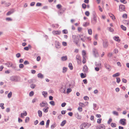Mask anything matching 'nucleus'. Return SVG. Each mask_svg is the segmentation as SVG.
<instances>
[{
	"mask_svg": "<svg viewBox=\"0 0 129 129\" xmlns=\"http://www.w3.org/2000/svg\"><path fill=\"white\" fill-rule=\"evenodd\" d=\"M91 125V124L89 123L84 122L81 124L80 126V129H87Z\"/></svg>",
	"mask_w": 129,
	"mask_h": 129,
	"instance_id": "nucleus-1",
	"label": "nucleus"
},
{
	"mask_svg": "<svg viewBox=\"0 0 129 129\" xmlns=\"http://www.w3.org/2000/svg\"><path fill=\"white\" fill-rule=\"evenodd\" d=\"M91 22L92 24L94 25L97 22V16L94 12L92 13V18L91 19Z\"/></svg>",
	"mask_w": 129,
	"mask_h": 129,
	"instance_id": "nucleus-2",
	"label": "nucleus"
},
{
	"mask_svg": "<svg viewBox=\"0 0 129 129\" xmlns=\"http://www.w3.org/2000/svg\"><path fill=\"white\" fill-rule=\"evenodd\" d=\"M92 52L93 54L95 57L99 56V54L98 53V50L96 48H94L92 49Z\"/></svg>",
	"mask_w": 129,
	"mask_h": 129,
	"instance_id": "nucleus-3",
	"label": "nucleus"
},
{
	"mask_svg": "<svg viewBox=\"0 0 129 129\" xmlns=\"http://www.w3.org/2000/svg\"><path fill=\"white\" fill-rule=\"evenodd\" d=\"M40 105L41 107H47L48 104L46 101H43L40 104Z\"/></svg>",
	"mask_w": 129,
	"mask_h": 129,
	"instance_id": "nucleus-4",
	"label": "nucleus"
},
{
	"mask_svg": "<svg viewBox=\"0 0 129 129\" xmlns=\"http://www.w3.org/2000/svg\"><path fill=\"white\" fill-rule=\"evenodd\" d=\"M73 41L76 45H78L79 40L78 38L75 36H73Z\"/></svg>",
	"mask_w": 129,
	"mask_h": 129,
	"instance_id": "nucleus-5",
	"label": "nucleus"
},
{
	"mask_svg": "<svg viewBox=\"0 0 129 129\" xmlns=\"http://www.w3.org/2000/svg\"><path fill=\"white\" fill-rule=\"evenodd\" d=\"M103 46L104 48H106L108 46V42L107 40L103 41Z\"/></svg>",
	"mask_w": 129,
	"mask_h": 129,
	"instance_id": "nucleus-6",
	"label": "nucleus"
},
{
	"mask_svg": "<svg viewBox=\"0 0 129 129\" xmlns=\"http://www.w3.org/2000/svg\"><path fill=\"white\" fill-rule=\"evenodd\" d=\"M66 89V87L64 86H62L60 89L59 90L62 93H66L65 90Z\"/></svg>",
	"mask_w": 129,
	"mask_h": 129,
	"instance_id": "nucleus-7",
	"label": "nucleus"
},
{
	"mask_svg": "<svg viewBox=\"0 0 129 129\" xmlns=\"http://www.w3.org/2000/svg\"><path fill=\"white\" fill-rule=\"evenodd\" d=\"M120 11H122L124 10L125 7L124 5L121 4L119 6Z\"/></svg>",
	"mask_w": 129,
	"mask_h": 129,
	"instance_id": "nucleus-8",
	"label": "nucleus"
},
{
	"mask_svg": "<svg viewBox=\"0 0 129 129\" xmlns=\"http://www.w3.org/2000/svg\"><path fill=\"white\" fill-rule=\"evenodd\" d=\"M52 33L54 35H59L60 34L61 32L60 31L54 30L52 31Z\"/></svg>",
	"mask_w": 129,
	"mask_h": 129,
	"instance_id": "nucleus-9",
	"label": "nucleus"
},
{
	"mask_svg": "<svg viewBox=\"0 0 129 129\" xmlns=\"http://www.w3.org/2000/svg\"><path fill=\"white\" fill-rule=\"evenodd\" d=\"M126 120V119H121L120 120V123L123 125H125L126 124V123L125 121Z\"/></svg>",
	"mask_w": 129,
	"mask_h": 129,
	"instance_id": "nucleus-10",
	"label": "nucleus"
},
{
	"mask_svg": "<svg viewBox=\"0 0 129 129\" xmlns=\"http://www.w3.org/2000/svg\"><path fill=\"white\" fill-rule=\"evenodd\" d=\"M5 64L8 67H11L12 66V63L10 62H7L6 63H5Z\"/></svg>",
	"mask_w": 129,
	"mask_h": 129,
	"instance_id": "nucleus-11",
	"label": "nucleus"
},
{
	"mask_svg": "<svg viewBox=\"0 0 129 129\" xmlns=\"http://www.w3.org/2000/svg\"><path fill=\"white\" fill-rule=\"evenodd\" d=\"M75 117L78 119H80L82 118V116L81 115H79L78 113H76L75 114Z\"/></svg>",
	"mask_w": 129,
	"mask_h": 129,
	"instance_id": "nucleus-12",
	"label": "nucleus"
},
{
	"mask_svg": "<svg viewBox=\"0 0 129 129\" xmlns=\"http://www.w3.org/2000/svg\"><path fill=\"white\" fill-rule=\"evenodd\" d=\"M60 43L57 41H55V45L56 48H59L60 47Z\"/></svg>",
	"mask_w": 129,
	"mask_h": 129,
	"instance_id": "nucleus-13",
	"label": "nucleus"
},
{
	"mask_svg": "<svg viewBox=\"0 0 129 129\" xmlns=\"http://www.w3.org/2000/svg\"><path fill=\"white\" fill-rule=\"evenodd\" d=\"M88 68L86 65H84L83 68V71L85 72H87L88 71Z\"/></svg>",
	"mask_w": 129,
	"mask_h": 129,
	"instance_id": "nucleus-14",
	"label": "nucleus"
},
{
	"mask_svg": "<svg viewBox=\"0 0 129 129\" xmlns=\"http://www.w3.org/2000/svg\"><path fill=\"white\" fill-rule=\"evenodd\" d=\"M101 62L100 61L98 62H95V65L96 67H100L101 66Z\"/></svg>",
	"mask_w": 129,
	"mask_h": 129,
	"instance_id": "nucleus-15",
	"label": "nucleus"
},
{
	"mask_svg": "<svg viewBox=\"0 0 129 129\" xmlns=\"http://www.w3.org/2000/svg\"><path fill=\"white\" fill-rule=\"evenodd\" d=\"M105 66L106 68L109 70H110V66L106 63H105Z\"/></svg>",
	"mask_w": 129,
	"mask_h": 129,
	"instance_id": "nucleus-16",
	"label": "nucleus"
},
{
	"mask_svg": "<svg viewBox=\"0 0 129 129\" xmlns=\"http://www.w3.org/2000/svg\"><path fill=\"white\" fill-rule=\"evenodd\" d=\"M99 129H105V126L103 124H100L99 125Z\"/></svg>",
	"mask_w": 129,
	"mask_h": 129,
	"instance_id": "nucleus-17",
	"label": "nucleus"
},
{
	"mask_svg": "<svg viewBox=\"0 0 129 129\" xmlns=\"http://www.w3.org/2000/svg\"><path fill=\"white\" fill-rule=\"evenodd\" d=\"M113 38L115 41H117L119 42L120 41V40L119 39V37H113Z\"/></svg>",
	"mask_w": 129,
	"mask_h": 129,
	"instance_id": "nucleus-18",
	"label": "nucleus"
},
{
	"mask_svg": "<svg viewBox=\"0 0 129 129\" xmlns=\"http://www.w3.org/2000/svg\"><path fill=\"white\" fill-rule=\"evenodd\" d=\"M49 108L48 106L45 107V108H43V111L45 113H47L48 111V109Z\"/></svg>",
	"mask_w": 129,
	"mask_h": 129,
	"instance_id": "nucleus-19",
	"label": "nucleus"
},
{
	"mask_svg": "<svg viewBox=\"0 0 129 129\" xmlns=\"http://www.w3.org/2000/svg\"><path fill=\"white\" fill-rule=\"evenodd\" d=\"M39 116L40 117H41L42 116V112L41 110H39L38 112Z\"/></svg>",
	"mask_w": 129,
	"mask_h": 129,
	"instance_id": "nucleus-20",
	"label": "nucleus"
},
{
	"mask_svg": "<svg viewBox=\"0 0 129 129\" xmlns=\"http://www.w3.org/2000/svg\"><path fill=\"white\" fill-rule=\"evenodd\" d=\"M38 77L41 78H43V75L41 73H39L38 74Z\"/></svg>",
	"mask_w": 129,
	"mask_h": 129,
	"instance_id": "nucleus-21",
	"label": "nucleus"
},
{
	"mask_svg": "<svg viewBox=\"0 0 129 129\" xmlns=\"http://www.w3.org/2000/svg\"><path fill=\"white\" fill-rule=\"evenodd\" d=\"M120 75V74L119 73H117L112 75V76L113 77H116L119 76Z\"/></svg>",
	"mask_w": 129,
	"mask_h": 129,
	"instance_id": "nucleus-22",
	"label": "nucleus"
},
{
	"mask_svg": "<svg viewBox=\"0 0 129 129\" xmlns=\"http://www.w3.org/2000/svg\"><path fill=\"white\" fill-rule=\"evenodd\" d=\"M42 94L44 97H46L47 96V92L43 91L42 92Z\"/></svg>",
	"mask_w": 129,
	"mask_h": 129,
	"instance_id": "nucleus-23",
	"label": "nucleus"
},
{
	"mask_svg": "<svg viewBox=\"0 0 129 129\" xmlns=\"http://www.w3.org/2000/svg\"><path fill=\"white\" fill-rule=\"evenodd\" d=\"M50 122V120L49 119L46 122V128H48L49 127Z\"/></svg>",
	"mask_w": 129,
	"mask_h": 129,
	"instance_id": "nucleus-24",
	"label": "nucleus"
},
{
	"mask_svg": "<svg viewBox=\"0 0 129 129\" xmlns=\"http://www.w3.org/2000/svg\"><path fill=\"white\" fill-rule=\"evenodd\" d=\"M81 76L82 78H84L86 76V74H85L81 73Z\"/></svg>",
	"mask_w": 129,
	"mask_h": 129,
	"instance_id": "nucleus-25",
	"label": "nucleus"
},
{
	"mask_svg": "<svg viewBox=\"0 0 129 129\" xmlns=\"http://www.w3.org/2000/svg\"><path fill=\"white\" fill-rule=\"evenodd\" d=\"M61 60L62 61H65L67 60V56H63L61 57Z\"/></svg>",
	"mask_w": 129,
	"mask_h": 129,
	"instance_id": "nucleus-26",
	"label": "nucleus"
},
{
	"mask_svg": "<svg viewBox=\"0 0 129 129\" xmlns=\"http://www.w3.org/2000/svg\"><path fill=\"white\" fill-rule=\"evenodd\" d=\"M69 67L71 70L73 69V67L72 66V64L71 63H70L69 64Z\"/></svg>",
	"mask_w": 129,
	"mask_h": 129,
	"instance_id": "nucleus-27",
	"label": "nucleus"
},
{
	"mask_svg": "<svg viewBox=\"0 0 129 129\" xmlns=\"http://www.w3.org/2000/svg\"><path fill=\"white\" fill-rule=\"evenodd\" d=\"M121 28L124 30L125 31L126 30V27L122 25H121Z\"/></svg>",
	"mask_w": 129,
	"mask_h": 129,
	"instance_id": "nucleus-28",
	"label": "nucleus"
},
{
	"mask_svg": "<svg viewBox=\"0 0 129 129\" xmlns=\"http://www.w3.org/2000/svg\"><path fill=\"white\" fill-rule=\"evenodd\" d=\"M62 7V6L60 4L57 5L56 6V7L57 9H60Z\"/></svg>",
	"mask_w": 129,
	"mask_h": 129,
	"instance_id": "nucleus-29",
	"label": "nucleus"
},
{
	"mask_svg": "<svg viewBox=\"0 0 129 129\" xmlns=\"http://www.w3.org/2000/svg\"><path fill=\"white\" fill-rule=\"evenodd\" d=\"M12 93L11 92H10L8 94V97L9 98H11L12 96Z\"/></svg>",
	"mask_w": 129,
	"mask_h": 129,
	"instance_id": "nucleus-30",
	"label": "nucleus"
},
{
	"mask_svg": "<svg viewBox=\"0 0 129 129\" xmlns=\"http://www.w3.org/2000/svg\"><path fill=\"white\" fill-rule=\"evenodd\" d=\"M109 15L113 20H114L115 19V17L112 14H110Z\"/></svg>",
	"mask_w": 129,
	"mask_h": 129,
	"instance_id": "nucleus-31",
	"label": "nucleus"
},
{
	"mask_svg": "<svg viewBox=\"0 0 129 129\" xmlns=\"http://www.w3.org/2000/svg\"><path fill=\"white\" fill-rule=\"evenodd\" d=\"M66 122V121L64 120L61 123V126H63Z\"/></svg>",
	"mask_w": 129,
	"mask_h": 129,
	"instance_id": "nucleus-32",
	"label": "nucleus"
},
{
	"mask_svg": "<svg viewBox=\"0 0 129 129\" xmlns=\"http://www.w3.org/2000/svg\"><path fill=\"white\" fill-rule=\"evenodd\" d=\"M56 126V123H54L51 126V129H53Z\"/></svg>",
	"mask_w": 129,
	"mask_h": 129,
	"instance_id": "nucleus-33",
	"label": "nucleus"
},
{
	"mask_svg": "<svg viewBox=\"0 0 129 129\" xmlns=\"http://www.w3.org/2000/svg\"><path fill=\"white\" fill-rule=\"evenodd\" d=\"M88 33L89 35H91L92 34V30L91 29H89L88 30Z\"/></svg>",
	"mask_w": 129,
	"mask_h": 129,
	"instance_id": "nucleus-34",
	"label": "nucleus"
},
{
	"mask_svg": "<svg viewBox=\"0 0 129 129\" xmlns=\"http://www.w3.org/2000/svg\"><path fill=\"white\" fill-rule=\"evenodd\" d=\"M13 12L12 11H9L7 14L6 15L7 16L13 13Z\"/></svg>",
	"mask_w": 129,
	"mask_h": 129,
	"instance_id": "nucleus-35",
	"label": "nucleus"
},
{
	"mask_svg": "<svg viewBox=\"0 0 129 129\" xmlns=\"http://www.w3.org/2000/svg\"><path fill=\"white\" fill-rule=\"evenodd\" d=\"M112 113L113 114H114V115H115L116 116H118V112H116V111H113L112 112Z\"/></svg>",
	"mask_w": 129,
	"mask_h": 129,
	"instance_id": "nucleus-36",
	"label": "nucleus"
},
{
	"mask_svg": "<svg viewBox=\"0 0 129 129\" xmlns=\"http://www.w3.org/2000/svg\"><path fill=\"white\" fill-rule=\"evenodd\" d=\"M29 118L28 117H26V118L25 120V123H27L28 122L29 120Z\"/></svg>",
	"mask_w": 129,
	"mask_h": 129,
	"instance_id": "nucleus-37",
	"label": "nucleus"
},
{
	"mask_svg": "<svg viewBox=\"0 0 129 129\" xmlns=\"http://www.w3.org/2000/svg\"><path fill=\"white\" fill-rule=\"evenodd\" d=\"M102 119L100 118L98 119L97 120V122L98 124H100L101 123V121H102Z\"/></svg>",
	"mask_w": 129,
	"mask_h": 129,
	"instance_id": "nucleus-38",
	"label": "nucleus"
},
{
	"mask_svg": "<svg viewBox=\"0 0 129 129\" xmlns=\"http://www.w3.org/2000/svg\"><path fill=\"white\" fill-rule=\"evenodd\" d=\"M50 104L52 106H54L55 105L54 102L53 101H51L49 102Z\"/></svg>",
	"mask_w": 129,
	"mask_h": 129,
	"instance_id": "nucleus-39",
	"label": "nucleus"
},
{
	"mask_svg": "<svg viewBox=\"0 0 129 129\" xmlns=\"http://www.w3.org/2000/svg\"><path fill=\"white\" fill-rule=\"evenodd\" d=\"M62 31L64 34H67L68 33V31L67 29H64Z\"/></svg>",
	"mask_w": 129,
	"mask_h": 129,
	"instance_id": "nucleus-40",
	"label": "nucleus"
},
{
	"mask_svg": "<svg viewBox=\"0 0 129 129\" xmlns=\"http://www.w3.org/2000/svg\"><path fill=\"white\" fill-rule=\"evenodd\" d=\"M111 125L113 127H116V124L115 123H112L111 124Z\"/></svg>",
	"mask_w": 129,
	"mask_h": 129,
	"instance_id": "nucleus-41",
	"label": "nucleus"
},
{
	"mask_svg": "<svg viewBox=\"0 0 129 129\" xmlns=\"http://www.w3.org/2000/svg\"><path fill=\"white\" fill-rule=\"evenodd\" d=\"M121 2L123 3L124 4H126L127 3V2L125 0H120Z\"/></svg>",
	"mask_w": 129,
	"mask_h": 129,
	"instance_id": "nucleus-42",
	"label": "nucleus"
},
{
	"mask_svg": "<svg viewBox=\"0 0 129 129\" xmlns=\"http://www.w3.org/2000/svg\"><path fill=\"white\" fill-rule=\"evenodd\" d=\"M82 54L83 55V56H84L86 54L85 51L84 50H83V51H82Z\"/></svg>",
	"mask_w": 129,
	"mask_h": 129,
	"instance_id": "nucleus-43",
	"label": "nucleus"
},
{
	"mask_svg": "<svg viewBox=\"0 0 129 129\" xmlns=\"http://www.w3.org/2000/svg\"><path fill=\"white\" fill-rule=\"evenodd\" d=\"M85 14L86 16H88L89 15V12L88 11H86L85 12Z\"/></svg>",
	"mask_w": 129,
	"mask_h": 129,
	"instance_id": "nucleus-44",
	"label": "nucleus"
},
{
	"mask_svg": "<svg viewBox=\"0 0 129 129\" xmlns=\"http://www.w3.org/2000/svg\"><path fill=\"white\" fill-rule=\"evenodd\" d=\"M84 99L85 100H88L89 99V98L88 96H86L84 97Z\"/></svg>",
	"mask_w": 129,
	"mask_h": 129,
	"instance_id": "nucleus-45",
	"label": "nucleus"
},
{
	"mask_svg": "<svg viewBox=\"0 0 129 129\" xmlns=\"http://www.w3.org/2000/svg\"><path fill=\"white\" fill-rule=\"evenodd\" d=\"M78 110L80 112H81L82 111V108L80 107H78Z\"/></svg>",
	"mask_w": 129,
	"mask_h": 129,
	"instance_id": "nucleus-46",
	"label": "nucleus"
},
{
	"mask_svg": "<svg viewBox=\"0 0 129 129\" xmlns=\"http://www.w3.org/2000/svg\"><path fill=\"white\" fill-rule=\"evenodd\" d=\"M116 82L118 83H119L120 81V78L119 77H117L116 78Z\"/></svg>",
	"mask_w": 129,
	"mask_h": 129,
	"instance_id": "nucleus-47",
	"label": "nucleus"
},
{
	"mask_svg": "<svg viewBox=\"0 0 129 129\" xmlns=\"http://www.w3.org/2000/svg\"><path fill=\"white\" fill-rule=\"evenodd\" d=\"M67 71V68L65 67H64L63 68V72L65 73Z\"/></svg>",
	"mask_w": 129,
	"mask_h": 129,
	"instance_id": "nucleus-48",
	"label": "nucleus"
},
{
	"mask_svg": "<svg viewBox=\"0 0 129 129\" xmlns=\"http://www.w3.org/2000/svg\"><path fill=\"white\" fill-rule=\"evenodd\" d=\"M86 5L85 4H83L82 5V7L83 8L85 9L86 8Z\"/></svg>",
	"mask_w": 129,
	"mask_h": 129,
	"instance_id": "nucleus-49",
	"label": "nucleus"
},
{
	"mask_svg": "<svg viewBox=\"0 0 129 129\" xmlns=\"http://www.w3.org/2000/svg\"><path fill=\"white\" fill-rule=\"evenodd\" d=\"M10 4H11L10 3H6L5 4L6 6V7L9 6L10 5Z\"/></svg>",
	"mask_w": 129,
	"mask_h": 129,
	"instance_id": "nucleus-50",
	"label": "nucleus"
},
{
	"mask_svg": "<svg viewBox=\"0 0 129 129\" xmlns=\"http://www.w3.org/2000/svg\"><path fill=\"white\" fill-rule=\"evenodd\" d=\"M16 57L17 58H19L21 56V55L20 53H18L16 55Z\"/></svg>",
	"mask_w": 129,
	"mask_h": 129,
	"instance_id": "nucleus-51",
	"label": "nucleus"
},
{
	"mask_svg": "<svg viewBox=\"0 0 129 129\" xmlns=\"http://www.w3.org/2000/svg\"><path fill=\"white\" fill-rule=\"evenodd\" d=\"M86 59L84 57V56H83V58L82 60V62L83 63H84L86 62Z\"/></svg>",
	"mask_w": 129,
	"mask_h": 129,
	"instance_id": "nucleus-52",
	"label": "nucleus"
},
{
	"mask_svg": "<svg viewBox=\"0 0 129 129\" xmlns=\"http://www.w3.org/2000/svg\"><path fill=\"white\" fill-rule=\"evenodd\" d=\"M30 87L32 88H34L36 87V85L34 84H32L30 85Z\"/></svg>",
	"mask_w": 129,
	"mask_h": 129,
	"instance_id": "nucleus-53",
	"label": "nucleus"
},
{
	"mask_svg": "<svg viewBox=\"0 0 129 129\" xmlns=\"http://www.w3.org/2000/svg\"><path fill=\"white\" fill-rule=\"evenodd\" d=\"M6 19L7 21H11L12 20V19L10 18H6Z\"/></svg>",
	"mask_w": 129,
	"mask_h": 129,
	"instance_id": "nucleus-54",
	"label": "nucleus"
},
{
	"mask_svg": "<svg viewBox=\"0 0 129 129\" xmlns=\"http://www.w3.org/2000/svg\"><path fill=\"white\" fill-rule=\"evenodd\" d=\"M89 24V23H88L87 22H85L84 23V24H83V26H85V27H86Z\"/></svg>",
	"mask_w": 129,
	"mask_h": 129,
	"instance_id": "nucleus-55",
	"label": "nucleus"
},
{
	"mask_svg": "<svg viewBox=\"0 0 129 129\" xmlns=\"http://www.w3.org/2000/svg\"><path fill=\"white\" fill-rule=\"evenodd\" d=\"M86 38L85 37H84L83 38H81V40L83 42H85L86 40Z\"/></svg>",
	"mask_w": 129,
	"mask_h": 129,
	"instance_id": "nucleus-56",
	"label": "nucleus"
},
{
	"mask_svg": "<svg viewBox=\"0 0 129 129\" xmlns=\"http://www.w3.org/2000/svg\"><path fill=\"white\" fill-rule=\"evenodd\" d=\"M108 30L110 32H113V29L111 27L108 28Z\"/></svg>",
	"mask_w": 129,
	"mask_h": 129,
	"instance_id": "nucleus-57",
	"label": "nucleus"
},
{
	"mask_svg": "<svg viewBox=\"0 0 129 129\" xmlns=\"http://www.w3.org/2000/svg\"><path fill=\"white\" fill-rule=\"evenodd\" d=\"M42 4L40 3H37L36 6H41Z\"/></svg>",
	"mask_w": 129,
	"mask_h": 129,
	"instance_id": "nucleus-58",
	"label": "nucleus"
},
{
	"mask_svg": "<svg viewBox=\"0 0 129 129\" xmlns=\"http://www.w3.org/2000/svg\"><path fill=\"white\" fill-rule=\"evenodd\" d=\"M24 66L23 64H21L19 65V67L20 68H23Z\"/></svg>",
	"mask_w": 129,
	"mask_h": 129,
	"instance_id": "nucleus-59",
	"label": "nucleus"
},
{
	"mask_svg": "<svg viewBox=\"0 0 129 129\" xmlns=\"http://www.w3.org/2000/svg\"><path fill=\"white\" fill-rule=\"evenodd\" d=\"M72 91V89L71 88H69L67 89V92L68 93H69Z\"/></svg>",
	"mask_w": 129,
	"mask_h": 129,
	"instance_id": "nucleus-60",
	"label": "nucleus"
},
{
	"mask_svg": "<svg viewBox=\"0 0 129 129\" xmlns=\"http://www.w3.org/2000/svg\"><path fill=\"white\" fill-rule=\"evenodd\" d=\"M80 56H79V55H77L76 57V59L77 60H80Z\"/></svg>",
	"mask_w": 129,
	"mask_h": 129,
	"instance_id": "nucleus-61",
	"label": "nucleus"
},
{
	"mask_svg": "<svg viewBox=\"0 0 129 129\" xmlns=\"http://www.w3.org/2000/svg\"><path fill=\"white\" fill-rule=\"evenodd\" d=\"M34 92L33 91H31L29 93V95L30 96H32L34 95Z\"/></svg>",
	"mask_w": 129,
	"mask_h": 129,
	"instance_id": "nucleus-62",
	"label": "nucleus"
},
{
	"mask_svg": "<svg viewBox=\"0 0 129 129\" xmlns=\"http://www.w3.org/2000/svg\"><path fill=\"white\" fill-rule=\"evenodd\" d=\"M24 63L25 65H26L27 64H29V63L27 60H26L24 62Z\"/></svg>",
	"mask_w": 129,
	"mask_h": 129,
	"instance_id": "nucleus-63",
	"label": "nucleus"
},
{
	"mask_svg": "<svg viewBox=\"0 0 129 129\" xmlns=\"http://www.w3.org/2000/svg\"><path fill=\"white\" fill-rule=\"evenodd\" d=\"M40 124L41 125H43L44 124V121H42L40 123Z\"/></svg>",
	"mask_w": 129,
	"mask_h": 129,
	"instance_id": "nucleus-64",
	"label": "nucleus"
}]
</instances>
